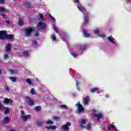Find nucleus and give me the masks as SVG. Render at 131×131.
<instances>
[{
	"instance_id": "52",
	"label": "nucleus",
	"mask_w": 131,
	"mask_h": 131,
	"mask_svg": "<svg viewBox=\"0 0 131 131\" xmlns=\"http://www.w3.org/2000/svg\"><path fill=\"white\" fill-rule=\"evenodd\" d=\"M51 19L52 20V21H53V22H55V21H56V19L53 16L51 17Z\"/></svg>"
},
{
	"instance_id": "34",
	"label": "nucleus",
	"mask_w": 131,
	"mask_h": 131,
	"mask_svg": "<svg viewBox=\"0 0 131 131\" xmlns=\"http://www.w3.org/2000/svg\"><path fill=\"white\" fill-rule=\"evenodd\" d=\"M31 94H32V95H35V90H34V89H32L31 90Z\"/></svg>"
},
{
	"instance_id": "53",
	"label": "nucleus",
	"mask_w": 131,
	"mask_h": 131,
	"mask_svg": "<svg viewBox=\"0 0 131 131\" xmlns=\"http://www.w3.org/2000/svg\"><path fill=\"white\" fill-rule=\"evenodd\" d=\"M53 29L54 31H55V32H56V33H58V30H57V28H56V27H54Z\"/></svg>"
},
{
	"instance_id": "37",
	"label": "nucleus",
	"mask_w": 131,
	"mask_h": 131,
	"mask_svg": "<svg viewBox=\"0 0 131 131\" xmlns=\"http://www.w3.org/2000/svg\"><path fill=\"white\" fill-rule=\"evenodd\" d=\"M33 46H35V45L37 46V45H38L37 43V41L36 40H34L33 42Z\"/></svg>"
},
{
	"instance_id": "62",
	"label": "nucleus",
	"mask_w": 131,
	"mask_h": 131,
	"mask_svg": "<svg viewBox=\"0 0 131 131\" xmlns=\"http://www.w3.org/2000/svg\"><path fill=\"white\" fill-rule=\"evenodd\" d=\"M106 97H108V95H106Z\"/></svg>"
},
{
	"instance_id": "16",
	"label": "nucleus",
	"mask_w": 131,
	"mask_h": 131,
	"mask_svg": "<svg viewBox=\"0 0 131 131\" xmlns=\"http://www.w3.org/2000/svg\"><path fill=\"white\" fill-rule=\"evenodd\" d=\"M90 92L92 93V94H94V93H97L98 91H99V88H94L93 89H90Z\"/></svg>"
},
{
	"instance_id": "8",
	"label": "nucleus",
	"mask_w": 131,
	"mask_h": 131,
	"mask_svg": "<svg viewBox=\"0 0 131 131\" xmlns=\"http://www.w3.org/2000/svg\"><path fill=\"white\" fill-rule=\"evenodd\" d=\"M26 100L29 106H33V101H32V100L31 99V98L27 96L26 97Z\"/></svg>"
},
{
	"instance_id": "1",
	"label": "nucleus",
	"mask_w": 131,
	"mask_h": 131,
	"mask_svg": "<svg viewBox=\"0 0 131 131\" xmlns=\"http://www.w3.org/2000/svg\"><path fill=\"white\" fill-rule=\"evenodd\" d=\"M86 122L85 121V120H81L80 124V127H81V128H86L87 130H90V129H91L92 124L89 123L87 125H86Z\"/></svg>"
},
{
	"instance_id": "28",
	"label": "nucleus",
	"mask_w": 131,
	"mask_h": 131,
	"mask_svg": "<svg viewBox=\"0 0 131 131\" xmlns=\"http://www.w3.org/2000/svg\"><path fill=\"white\" fill-rule=\"evenodd\" d=\"M108 40H110V41H111V42H112V43H115V42H114V41H113L114 38H111V37H108Z\"/></svg>"
},
{
	"instance_id": "33",
	"label": "nucleus",
	"mask_w": 131,
	"mask_h": 131,
	"mask_svg": "<svg viewBox=\"0 0 131 131\" xmlns=\"http://www.w3.org/2000/svg\"><path fill=\"white\" fill-rule=\"evenodd\" d=\"M52 119L53 120H56V121H57V120H59V117L57 116H53L52 117Z\"/></svg>"
},
{
	"instance_id": "22",
	"label": "nucleus",
	"mask_w": 131,
	"mask_h": 131,
	"mask_svg": "<svg viewBox=\"0 0 131 131\" xmlns=\"http://www.w3.org/2000/svg\"><path fill=\"white\" fill-rule=\"evenodd\" d=\"M85 48H86V46L85 45L79 46V48L81 51H83V50H85Z\"/></svg>"
},
{
	"instance_id": "7",
	"label": "nucleus",
	"mask_w": 131,
	"mask_h": 131,
	"mask_svg": "<svg viewBox=\"0 0 131 131\" xmlns=\"http://www.w3.org/2000/svg\"><path fill=\"white\" fill-rule=\"evenodd\" d=\"M89 98H90V97L86 96V97H83L82 98L83 103L84 105H88V104H89V102H90Z\"/></svg>"
},
{
	"instance_id": "19",
	"label": "nucleus",
	"mask_w": 131,
	"mask_h": 131,
	"mask_svg": "<svg viewBox=\"0 0 131 131\" xmlns=\"http://www.w3.org/2000/svg\"><path fill=\"white\" fill-rule=\"evenodd\" d=\"M39 16H40L39 18L38 19V21H39V22H41V21H43V20H45V18H43V15H42V14L39 13Z\"/></svg>"
},
{
	"instance_id": "24",
	"label": "nucleus",
	"mask_w": 131,
	"mask_h": 131,
	"mask_svg": "<svg viewBox=\"0 0 131 131\" xmlns=\"http://www.w3.org/2000/svg\"><path fill=\"white\" fill-rule=\"evenodd\" d=\"M9 79L13 82H16V81H17V78L16 77H10Z\"/></svg>"
},
{
	"instance_id": "4",
	"label": "nucleus",
	"mask_w": 131,
	"mask_h": 131,
	"mask_svg": "<svg viewBox=\"0 0 131 131\" xmlns=\"http://www.w3.org/2000/svg\"><path fill=\"white\" fill-rule=\"evenodd\" d=\"M37 27L41 28V29L45 30L47 27V24L40 21L38 23Z\"/></svg>"
},
{
	"instance_id": "13",
	"label": "nucleus",
	"mask_w": 131,
	"mask_h": 131,
	"mask_svg": "<svg viewBox=\"0 0 131 131\" xmlns=\"http://www.w3.org/2000/svg\"><path fill=\"white\" fill-rule=\"evenodd\" d=\"M13 100L11 99L5 98L4 99V104H10V103H12Z\"/></svg>"
},
{
	"instance_id": "50",
	"label": "nucleus",
	"mask_w": 131,
	"mask_h": 131,
	"mask_svg": "<svg viewBox=\"0 0 131 131\" xmlns=\"http://www.w3.org/2000/svg\"><path fill=\"white\" fill-rule=\"evenodd\" d=\"M101 37H102V38H103V39H106V35H102L101 36Z\"/></svg>"
},
{
	"instance_id": "42",
	"label": "nucleus",
	"mask_w": 131,
	"mask_h": 131,
	"mask_svg": "<svg viewBox=\"0 0 131 131\" xmlns=\"http://www.w3.org/2000/svg\"><path fill=\"white\" fill-rule=\"evenodd\" d=\"M0 12H2V13H3V12H5V8H4L3 7H1Z\"/></svg>"
},
{
	"instance_id": "35",
	"label": "nucleus",
	"mask_w": 131,
	"mask_h": 131,
	"mask_svg": "<svg viewBox=\"0 0 131 131\" xmlns=\"http://www.w3.org/2000/svg\"><path fill=\"white\" fill-rule=\"evenodd\" d=\"M76 86H77V90H78V91H80V89L79 88V83L78 82V81L76 82Z\"/></svg>"
},
{
	"instance_id": "63",
	"label": "nucleus",
	"mask_w": 131,
	"mask_h": 131,
	"mask_svg": "<svg viewBox=\"0 0 131 131\" xmlns=\"http://www.w3.org/2000/svg\"><path fill=\"white\" fill-rule=\"evenodd\" d=\"M82 13H83V14H84V13H83V12Z\"/></svg>"
},
{
	"instance_id": "3",
	"label": "nucleus",
	"mask_w": 131,
	"mask_h": 131,
	"mask_svg": "<svg viewBox=\"0 0 131 131\" xmlns=\"http://www.w3.org/2000/svg\"><path fill=\"white\" fill-rule=\"evenodd\" d=\"M34 31L33 30V28H30L28 29H25V32L26 36H30L31 35V33L33 32Z\"/></svg>"
},
{
	"instance_id": "57",
	"label": "nucleus",
	"mask_w": 131,
	"mask_h": 131,
	"mask_svg": "<svg viewBox=\"0 0 131 131\" xmlns=\"http://www.w3.org/2000/svg\"><path fill=\"white\" fill-rule=\"evenodd\" d=\"M49 17L51 18H52V17H53V16H52V15H51V14H49Z\"/></svg>"
},
{
	"instance_id": "55",
	"label": "nucleus",
	"mask_w": 131,
	"mask_h": 131,
	"mask_svg": "<svg viewBox=\"0 0 131 131\" xmlns=\"http://www.w3.org/2000/svg\"><path fill=\"white\" fill-rule=\"evenodd\" d=\"M130 1V0H126V2L127 4H128V3H129Z\"/></svg>"
},
{
	"instance_id": "47",
	"label": "nucleus",
	"mask_w": 131,
	"mask_h": 131,
	"mask_svg": "<svg viewBox=\"0 0 131 131\" xmlns=\"http://www.w3.org/2000/svg\"><path fill=\"white\" fill-rule=\"evenodd\" d=\"M9 72H10V73H11V74H14L15 71L10 70H9Z\"/></svg>"
},
{
	"instance_id": "15",
	"label": "nucleus",
	"mask_w": 131,
	"mask_h": 131,
	"mask_svg": "<svg viewBox=\"0 0 131 131\" xmlns=\"http://www.w3.org/2000/svg\"><path fill=\"white\" fill-rule=\"evenodd\" d=\"M85 16L83 17V23L84 24H88L89 23V17L84 14Z\"/></svg>"
},
{
	"instance_id": "31",
	"label": "nucleus",
	"mask_w": 131,
	"mask_h": 131,
	"mask_svg": "<svg viewBox=\"0 0 131 131\" xmlns=\"http://www.w3.org/2000/svg\"><path fill=\"white\" fill-rule=\"evenodd\" d=\"M23 54L24 56H26V57H28V56H29V53H28V51H24Z\"/></svg>"
},
{
	"instance_id": "51",
	"label": "nucleus",
	"mask_w": 131,
	"mask_h": 131,
	"mask_svg": "<svg viewBox=\"0 0 131 131\" xmlns=\"http://www.w3.org/2000/svg\"><path fill=\"white\" fill-rule=\"evenodd\" d=\"M0 110H3V104L0 103Z\"/></svg>"
},
{
	"instance_id": "25",
	"label": "nucleus",
	"mask_w": 131,
	"mask_h": 131,
	"mask_svg": "<svg viewBox=\"0 0 131 131\" xmlns=\"http://www.w3.org/2000/svg\"><path fill=\"white\" fill-rule=\"evenodd\" d=\"M24 24L23 23V20L22 19H20L18 21V25H19V26H23Z\"/></svg>"
},
{
	"instance_id": "9",
	"label": "nucleus",
	"mask_w": 131,
	"mask_h": 131,
	"mask_svg": "<svg viewBox=\"0 0 131 131\" xmlns=\"http://www.w3.org/2000/svg\"><path fill=\"white\" fill-rule=\"evenodd\" d=\"M94 116L96 118H97V120H98V121H99V120H100V119H101V118H102V117H103V114H102V113H99L98 114H94Z\"/></svg>"
},
{
	"instance_id": "58",
	"label": "nucleus",
	"mask_w": 131,
	"mask_h": 131,
	"mask_svg": "<svg viewBox=\"0 0 131 131\" xmlns=\"http://www.w3.org/2000/svg\"><path fill=\"white\" fill-rule=\"evenodd\" d=\"M19 108H20V109H23V106L22 105H20Z\"/></svg>"
},
{
	"instance_id": "5",
	"label": "nucleus",
	"mask_w": 131,
	"mask_h": 131,
	"mask_svg": "<svg viewBox=\"0 0 131 131\" xmlns=\"http://www.w3.org/2000/svg\"><path fill=\"white\" fill-rule=\"evenodd\" d=\"M76 106H78V113H80V112H83V111H84V108H83V106H82V105L79 103H79L76 104Z\"/></svg>"
},
{
	"instance_id": "44",
	"label": "nucleus",
	"mask_w": 131,
	"mask_h": 131,
	"mask_svg": "<svg viewBox=\"0 0 131 131\" xmlns=\"http://www.w3.org/2000/svg\"><path fill=\"white\" fill-rule=\"evenodd\" d=\"M73 2L75 4H78V3H79V0H73Z\"/></svg>"
},
{
	"instance_id": "11",
	"label": "nucleus",
	"mask_w": 131,
	"mask_h": 131,
	"mask_svg": "<svg viewBox=\"0 0 131 131\" xmlns=\"http://www.w3.org/2000/svg\"><path fill=\"white\" fill-rule=\"evenodd\" d=\"M83 34L84 37L89 38L90 36V34L85 30H83Z\"/></svg>"
},
{
	"instance_id": "48",
	"label": "nucleus",
	"mask_w": 131,
	"mask_h": 131,
	"mask_svg": "<svg viewBox=\"0 0 131 131\" xmlns=\"http://www.w3.org/2000/svg\"><path fill=\"white\" fill-rule=\"evenodd\" d=\"M2 17L3 18H4V19H7V15L5 14H2Z\"/></svg>"
},
{
	"instance_id": "23",
	"label": "nucleus",
	"mask_w": 131,
	"mask_h": 131,
	"mask_svg": "<svg viewBox=\"0 0 131 131\" xmlns=\"http://www.w3.org/2000/svg\"><path fill=\"white\" fill-rule=\"evenodd\" d=\"M35 111H37V112H38L41 110V106H37L35 107Z\"/></svg>"
},
{
	"instance_id": "40",
	"label": "nucleus",
	"mask_w": 131,
	"mask_h": 131,
	"mask_svg": "<svg viewBox=\"0 0 131 131\" xmlns=\"http://www.w3.org/2000/svg\"><path fill=\"white\" fill-rule=\"evenodd\" d=\"M60 107L61 108H64V109H67L68 108V107L67 106V105H60Z\"/></svg>"
},
{
	"instance_id": "2",
	"label": "nucleus",
	"mask_w": 131,
	"mask_h": 131,
	"mask_svg": "<svg viewBox=\"0 0 131 131\" xmlns=\"http://www.w3.org/2000/svg\"><path fill=\"white\" fill-rule=\"evenodd\" d=\"M71 126V123L70 122H67L66 124L62 125L61 126V129L63 131H68L69 130V126Z\"/></svg>"
},
{
	"instance_id": "21",
	"label": "nucleus",
	"mask_w": 131,
	"mask_h": 131,
	"mask_svg": "<svg viewBox=\"0 0 131 131\" xmlns=\"http://www.w3.org/2000/svg\"><path fill=\"white\" fill-rule=\"evenodd\" d=\"M77 8L78 10L80 11V12H82V13H83L82 10H83L84 11H85V8H84V7L82 6H77Z\"/></svg>"
},
{
	"instance_id": "30",
	"label": "nucleus",
	"mask_w": 131,
	"mask_h": 131,
	"mask_svg": "<svg viewBox=\"0 0 131 131\" xmlns=\"http://www.w3.org/2000/svg\"><path fill=\"white\" fill-rule=\"evenodd\" d=\"M34 36L35 37H38V36H39V32L38 31H36Z\"/></svg>"
},
{
	"instance_id": "46",
	"label": "nucleus",
	"mask_w": 131,
	"mask_h": 131,
	"mask_svg": "<svg viewBox=\"0 0 131 131\" xmlns=\"http://www.w3.org/2000/svg\"><path fill=\"white\" fill-rule=\"evenodd\" d=\"M111 127L112 128H114V129H116V127L114 125L111 124Z\"/></svg>"
},
{
	"instance_id": "29",
	"label": "nucleus",
	"mask_w": 131,
	"mask_h": 131,
	"mask_svg": "<svg viewBox=\"0 0 131 131\" xmlns=\"http://www.w3.org/2000/svg\"><path fill=\"white\" fill-rule=\"evenodd\" d=\"M26 81H27V83H28V84H30V85L33 84V83L31 81V80H30V79H27L26 80Z\"/></svg>"
},
{
	"instance_id": "49",
	"label": "nucleus",
	"mask_w": 131,
	"mask_h": 131,
	"mask_svg": "<svg viewBox=\"0 0 131 131\" xmlns=\"http://www.w3.org/2000/svg\"><path fill=\"white\" fill-rule=\"evenodd\" d=\"M0 4L1 5H3V4H5V0H0Z\"/></svg>"
},
{
	"instance_id": "17",
	"label": "nucleus",
	"mask_w": 131,
	"mask_h": 131,
	"mask_svg": "<svg viewBox=\"0 0 131 131\" xmlns=\"http://www.w3.org/2000/svg\"><path fill=\"white\" fill-rule=\"evenodd\" d=\"M13 37H14V35L13 34H10V35L6 34L5 38H6L7 39L12 40L13 39Z\"/></svg>"
},
{
	"instance_id": "18",
	"label": "nucleus",
	"mask_w": 131,
	"mask_h": 131,
	"mask_svg": "<svg viewBox=\"0 0 131 131\" xmlns=\"http://www.w3.org/2000/svg\"><path fill=\"white\" fill-rule=\"evenodd\" d=\"M8 122H10V118L5 117L3 120V123H8Z\"/></svg>"
},
{
	"instance_id": "39",
	"label": "nucleus",
	"mask_w": 131,
	"mask_h": 131,
	"mask_svg": "<svg viewBox=\"0 0 131 131\" xmlns=\"http://www.w3.org/2000/svg\"><path fill=\"white\" fill-rule=\"evenodd\" d=\"M52 40H56V35H52Z\"/></svg>"
},
{
	"instance_id": "41",
	"label": "nucleus",
	"mask_w": 131,
	"mask_h": 131,
	"mask_svg": "<svg viewBox=\"0 0 131 131\" xmlns=\"http://www.w3.org/2000/svg\"><path fill=\"white\" fill-rule=\"evenodd\" d=\"M9 58V55L8 54H5L4 55V59L5 60Z\"/></svg>"
},
{
	"instance_id": "38",
	"label": "nucleus",
	"mask_w": 131,
	"mask_h": 131,
	"mask_svg": "<svg viewBox=\"0 0 131 131\" xmlns=\"http://www.w3.org/2000/svg\"><path fill=\"white\" fill-rule=\"evenodd\" d=\"M53 123H54V122L51 120H48L47 121V124H53Z\"/></svg>"
},
{
	"instance_id": "61",
	"label": "nucleus",
	"mask_w": 131,
	"mask_h": 131,
	"mask_svg": "<svg viewBox=\"0 0 131 131\" xmlns=\"http://www.w3.org/2000/svg\"><path fill=\"white\" fill-rule=\"evenodd\" d=\"M97 94H100V92H97Z\"/></svg>"
},
{
	"instance_id": "26",
	"label": "nucleus",
	"mask_w": 131,
	"mask_h": 131,
	"mask_svg": "<svg viewBox=\"0 0 131 131\" xmlns=\"http://www.w3.org/2000/svg\"><path fill=\"white\" fill-rule=\"evenodd\" d=\"M10 112V109L8 107L5 108V110L4 111L5 114H8Z\"/></svg>"
},
{
	"instance_id": "14",
	"label": "nucleus",
	"mask_w": 131,
	"mask_h": 131,
	"mask_svg": "<svg viewBox=\"0 0 131 131\" xmlns=\"http://www.w3.org/2000/svg\"><path fill=\"white\" fill-rule=\"evenodd\" d=\"M5 51L7 53H10V52L11 51V44L10 43L7 44L6 46V49Z\"/></svg>"
},
{
	"instance_id": "60",
	"label": "nucleus",
	"mask_w": 131,
	"mask_h": 131,
	"mask_svg": "<svg viewBox=\"0 0 131 131\" xmlns=\"http://www.w3.org/2000/svg\"><path fill=\"white\" fill-rule=\"evenodd\" d=\"M115 130H116V131H118V130H117V128H116V129H115Z\"/></svg>"
},
{
	"instance_id": "45",
	"label": "nucleus",
	"mask_w": 131,
	"mask_h": 131,
	"mask_svg": "<svg viewBox=\"0 0 131 131\" xmlns=\"http://www.w3.org/2000/svg\"><path fill=\"white\" fill-rule=\"evenodd\" d=\"M72 56L74 57V58H76L77 57V54L74 53H71Z\"/></svg>"
},
{
	"instance_id": "56",
	"label": "nucleus",
	"mask_w": 131,
	"mask_h": 131,
	"mask_svg": "<svg viewBox=\"0 0 131 131\" xmlns=\"http://www.w3.org/2000/svg\"><path fill=\"white\" fill-rule=\"evenodd\" d=\"M107 128H108V130H110V129H111V127L108 126V127H107Z\"/></svg>"
},
{
	"instance_id": "20",
	"label": "nucleus",
	"mask_w": 131,
	"mask_h": 131,
	"mask_svg": "<svg viewBox=\"0 0 131 131\" xmlns=\"http://www.w3.org/2000/svg\"><path fill=\"white\" fill-rule=\"evenodd\" d=\"M41 124H42V121L40 120H38L37 121V125L38 127H41Z\"/></svg>"
},
{
	"instance_id": "43",
	"label": "nucleus",
	"mask_w": 131,
	"mask_h": 131,
	"mask_svg": "<svg viewBox=\"0 0 131 131\" xmlns=\"http://www.w3.org/2000/svg\"><path fill=\"white\" fill-rule=\"evenodd\" d=\"M21 114V116H25V112L24 111H20Z\"/></svg>"
},
{
	"instance_id": "54",
	"label": "nucleus",
	"mask_w": 131,
	"mask_h": 131,
	"mask_svg": "<svg viewBox=\"0 0 131 131\" xmlns=\"http://www.w3.org/2000/svg\"><path fill=\"white\" fill-rule=\"evenodd\" d=\"M6 23H7V24H10V21L9 20H6Z\"/></svg>"
},
{
	"instance_id": "32",
	"label": "nucleus",
	"mask_w": 131,
	"mask_h": 131,
	"mask_svg": "<svg viewBox=\"0 0 131 131\" xmlns=\"http://www.w3.org/2000/svg\"><path fill=\"white\" fill-rule=\"evenodd\" d=\"M4 90L6 92H10V88H9V86H5L4 87Z\"/></svg>"
},
{
	"instance_id": "12",
	"label": "nucleus",
	"mask_w": 131,
	"mask_h": 131,
	"mask_svg": "<svg viewBox=\"0 0 131 131\" xmlns=\"http://www.w3.org/2000/svg\"><path fill=\"white\" fill-rule=\"evenodd\" d=\"M45 128H47L48 130L52 129L53 130H55L57 128V127H56V126H45Z\"/></svg>"
},
{
	"instance_id": "6",
	"label": "nucleus",
	"mask_w": 131,
	"mask_h": 131,
	"mask_svg": "<svg viewBox=\"0 0 131 131\" xmlns=\"http://www.w3.org/2000/svg\"><path fill=\"white\" fill-rule=\"evenodd\" d=\"M7 36V32L6 31H0V38L2 39H5L6 36Z\"/></svg>"
},
{
	"instance_id": "27",
	"label": "nucleus",
	"mask_w": 131,
	"mask_h": 131,
	"mask_svg": "<svg viewBox=\"0 0 131 131\" xmlns=\"http://www.w3.org/2000/svg\"><path fill=\"white\" fill-rule=\"evenodd\" d=\"M25 8H27V9L30 8V3L27 2L26 5H25Z\"/></svg>"
},
{
	"instance_id": "10",
	"label": "nucleus",
	"mask_w": 131,
	"mask_h": 131,
	"mask_svg": "<svg viewBox=\"0 0 131 131\" xmlns=\"http://www.w3.org/2000/svg\"><path fill=\"white\" fill-rule=\"evenodd\" d=\"M21 118L24 121H27V119L31 118V115H27L26 116H21Z\"/></svg>"
},
{
	"instance_id": "36",
	"label": "nucleus",
	"mask_w": 131,
	"mask_h": 131,
	"mask_svg": "<svg viewBox=\"0 0 131 131\" xmlns=\"http://www.w3.org/2000/svg\"><path fill=\"white\" fill-rule=\"evenodd\" d=\"M94 33L95 34H99V33H100V30L98 29L94 30Z\"/></svg>"
},
{
	"instance_id": "59",
	"label": "nucleus",
	"mask_w": 131,
	"mask_h": 131,
	"mask_svg": "<svg viewBox=\"0 0 131 131\" xmlns=\"http://www.w3.org/2000/svg\"><path fill=\"white\" fill-rule=\"evenodd\" d=\"M2 73V70H0V74Z\"/></svg>"
}]
</instances>
